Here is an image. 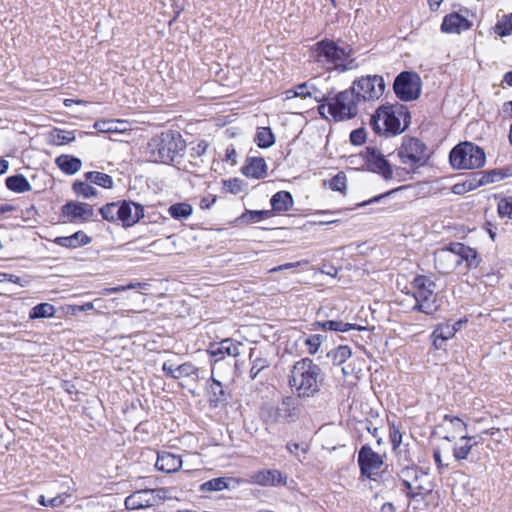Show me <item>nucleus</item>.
Here are the masks:
<instances>
[{
    "instance_id": "1",
    "label": "nucleus",
    "mask_w": 512,
    "mask_h": 512,
    "mask_svg": "<svg viewBox=\"0 0 512 512\" xmlns=\"http://www.w3.org/2000/svg\"><path fill=\"white\" fill-rule=\"evenodd\" d=\"M352 49L341 47L337 42L325 38L310 48V58L326 71L343 73L358 67L355 59L351 58Z\"/></svg>"
},
{
    "instance_id": "2",
    "label": "nucleus",
    "mask_w": 512,
    "mask_h": 512,
    "mask_svg": "<svg viewBox=\"0 0 512 512\" xmlns=\"http://www.w3.org/2000/svg\"><path fill=\"white\" fill-rule=\"evenodd\" d=\"M322 382V370L310 358L296 361L288 376V385L291 391L302 399L315 397L321 390Z\"/></svg>"
},
{
    "instance_id": "3",
    "label": "nucleus",
    "mask_w": 512,
    "mask_h": 512,
    "mask_svg": "<svg viewBox=\"0 0 512 512\" xmlns=\"http://www.w3.org/2000/svg\"><path fill=\"white\" fill-rule=\"evenodd\" d=\"M410 114L402 104L382 105L370 118V125L378 135H398L405 131Z\"/></svg>"
},
{
    "instance_id": "4",
    "label": "nucleus",
    "mask_w": 512,
    "mask_h": 512,
    "mask_svg": "<svg viewBox=\"0 0 512 512\" xmlns=\"http://www.w3.org/2000/svg\"><path fill=\"white\" fill-rule=\"evenodd\" d=\"M186 144L181 134L168 130L151 138L146 148V155L151 162L168 164L174 162Z\"/></svg>"
},
{
    "instance_id": "5",
    "label": "nucleus",
    "mask_w": 512,
    "mask_h": 512,
    "mask_svg": "<svg viewBox=\"0 0 512 512\" xmlns=\"http://www.w3.org/2000/svg\"><path fill=\"white\" fill-rule=\"evenodd\" d=\"M361 98L349 88L331 97L328 103H322L318 107L319 114L325 118L330 115L336 121L354 118L359 112Z\"/></svg>"
},
{
    "instance_id": "6",
    "label": "nucleus",
    "mask_w": 512,
    "mask_h": 512,
    "mask_svg": "<svg viewBox=\"0 0 512 512\" xmlns=\"http://www.w3.org/2000/svg\"><path fill=\"white\" fill-rule=\"evenodd\" d=\"M397 156L404 165L403 168L395 169L397 174L404 170L408 173H414L416 169L424 166L429 159L427 146L421 140L413 137L403 138L402 144L397 149Z\"/></svg>"
},
{
    "instance_id": "7",
    "label": "nucleus",
    "mask_w": 512,
    "mask_h": 512,
    "mask_svg": "<svg viewBox=\"0 0 512 512\" xmlns=\"http://www.w3.org/2000/svg\"><path fill=\"white\" fill-rule=\"evenodd\" d=\"M412 287L414 299L412 310L426 315L434 314L439 308L437 294L435 293V283L424 275H418L414 278Z\"/></svg>"
},
{
    "instance_id": "8",
    "label": "nucleus",
    "mask_w": 512,
    "mask_h": 512,
    "mask_svg": "<svg viewBox=\"0 0 512 512\" xmlns=\"http://www.w3.org/2000/svg\"><path fill=\"white\" fill-rule=\"evenodd\" d=\"M450 164L454 169H477L485 164V153L482 148L471 142L456 145L449 154Z\"/></svg>"
},
{
    "instance_id": "9",
    "label": "nucleus",
    "mask_w": 512,
    "mask_h": 512,
    "mask_svg": "<svg viewBox=\"0 0 512 512\" xmlns=\"http://www.w3.org/2000/svg\"><path fill=\"white\" fill-rule=\"evenodd\" d=\"M399 478L407 489V496H424L432 491L428 473L416 466H406L399 472Z\"/></svg>"
},
{
    "instance_id": "10",
    "label": "nucleus",
    "mask_w": 512,
    "mask_h": 512,
    "mask_svg": "<svg viewBox=\"0 0 512 512\" xmlns=\"http://www.w3.org/2000/svg\"><path fill=\"white\" fill-rule=\"evenodd\" d=\"M299 415V405L292 396H286L278 405H271L265 408L264 418L267 423H292Z\"/></svg>"
},
{
    "instance_id": "11",
    "label": "nucleus",
    "mask_w": 512,
    "mask_h": 512,
    "mask_svg": "<svg viewBox=\"0 0 512 512\" xmlns=\"http://www.w3.org/2000/svg\"><path fill=\"white\" fill-rule=\"evenodd\" d=\"M393 89L396 96L402 101L416 100L421 94V78L415 72L403 71L395 78Z\"/></svg>"
},
{
    "instance_id": "12",
    "label": "nucleus",
    "mask_w": 512,
    "mask_h": 512,
    "mask_svg": "<svg viewBox=\"0 0 512 512\" xmlns=\"http://www.w3.org/2000/svg\"><path fill=\"white\" fill-rule=\"evenodd\" d=\"M350 88L361 98L362 103L380 98L385 91V82L381 76L368 75L355 80Z\"/></svg>"
},
{
    "instance_id": "13",
    "label": "nucleus",
    "mask_w": 512,
    "mask_h": 512,
    "mask_svg": "<svg viewBox=\"0 0 512 512\" xmlns=\"http://www.w3.org/2000/svg\"><path fill=\"white\" fill-rule=\"evenodd\" d=\"M166 498V490L159 489H143L138 490L125 499L127 509L136 510L152 507L160 504Z\"/></svg>"
},
{
    "instance_id": "14",
    "label": "nucleus",
    "mask_w": 512,
    "mask_h": 512,
    "mask_svg": "<svg viewBox=\"0 0 512 512\" xmlns=\"http://www.w3.org/2000/svg\"><path fill=\"white\" fill-rule=\"evenodd\" d=\"M162 371L172 379L190 378L194 382L205 379L204 371L191 362L175 365L167 360L163 363Z\"/></svg>"
},
{
    "instance_id": "15",
    "label": "nucleus",
    "mask_w": 512,
    "mask_h": 512,
    "mask_svg": "<svg viewBox=\"0 0 512 512\" xmlns=\"http://www.w3.org/2000/svg\"><path fill=\"white\" fill-rule=\"evenodd\" d=\"M365 161L369 171L377 173L385 180L393 178V167L384 155L375 147H367Z\"/></svg>"
},
{
    "instance_id": "16",
    "label": "nucleus",
    "mask_w": 512,
    "mask_h": 512,
    "mask_svg": "<svg viewBox=\"0 0 512 512\" xmlns=\"http://www.w3.org/2000/svg\"><path fill=\"white\" fill-rule=\"evenodd\" d=\"M358 464L362 476L374 479V476L377 475L378 470L383 465V459L370 446L364 445L358 452Z\"/></svg>"
},
{
    "instance_id": "17",
    "label": "nucleus",
    "mask_w": 512,
    "mask_h": 512,
    "mask_svg": "<svg viewBox=\"0 0 512 512\" xmlns=\"http://www.w3.org/2000/svg\"><path fill=\"white\" fill-rule=\"evenodd\" d=\"M434 265L441 274H448L459 266L455 242L434 252Z\"/></svg>"
},
{
    "instance_id": "18",
    "label": "nucleus",
    "mask_w": 512,
    "mask_h": 512,
    "mask_svg": "<svg viewBox=\"0 0 512 512\" xmlns=\"http://www.w3.org/2000/svg\"><path fill=\"white\" fill-rule=\"evenodd\" d=\"M144 217V207L131 200H123L120 205V221L124 228L134 226Z\"/></svg>"
},
{
    "instance_id": "19",
    "label": "nucleus",
    "mask_w": 512,
    "mask_h": 512,
    "mask_svg": "<svg viewBox=\"0 0 512 512\" xmlns=\"http://www.w3.org/2000/svg\"><path fill=\"white\" fill-rule=\"evenodd\" d=\"M95 216L92 205L83 202H67L66 217L70 222H88Z\"/></svg>"
},
{
    "instance_id": "20",
    "label": "nucleus",
    "mask_w": 512,
    "mask_h": 512,
    "mask_svg": "<svg viewBox=\"0 0 512 512\" xmlns=\"http://www.w3.org/2000/svg\"><path fill=\"white\" fill-rule=\"evenodd\" d=\"M250 482L261 486H278L286 484V477L275 469L260 470L250 475Z\"/></svg>"
},
{
    "instance_id": "21",
    "label": "nucleus",
    "mask_w": 512,
    "mask_h": 512,
    "mask_svg": "<svg viewBox=\"0 0 512 512\" xmlns=\"http://www.w3.org/2000/svg\"><path fill=\"white\" fill-rule=\"evenodd\" d=\"M471 22L458 13L446 15L441 24V30L445 33H461L470 29Z\"/></svg>"
},
{
    "instance_id": "22",
    "label": "nucleus",
    "mask_w": 512,
    "mask_h": 512,
    "mask_svg": "<svg viewBox=\"0 0 512 512\" xmlns=\"http://www.w3.org/2000/svg\"><path fill=\"white\" fill-rule=\"evenodd\" d=\"M182 459L180 456L171 452L162 451L158 452L155 467L165 473H174L182 467Z\"/></svg>"
},
{
    "instance_id": "23",
    "label": "nucleus",
    "mask_w": 512,
    "mask_h": 512,
    "mask_svg": "<svg viewBox=\"0 0 512 512\" xmlns=\"http://www.w3.org/2000/svg\"><path fill=\"white\" fill-rule=\"evenodd\" d=\"M476 445H478V441L475 436H469L468 434L461 435L453 446V457L457 461L466 460L469 453Z\"/></svg>"
},
{
    "instance_id": "24",
    "label": "nucleus",
    "mask_w": 512,
    "mask_h": 512,
    "mask_svg": "<svg viewBox=\"0 0 512 512\" xmlns=\"http://www.w3.org/2000/svg\"><path fill=\"white\" fill-rule=\"evenodd\" d=\"M456 253L458 255L459 265L465 262L467 269L477 268L480 264V258L474 248L466 246L463 243L455 242Z\"/></svg>"
},
{
    "instance_id": "25",
    "label": "nucleus",
    "mask_w": 512,
    "mask_h": 512,
    "mask_svg": "<svg viewBox=\"0 0 512 512\" xmlns=\"http://www.w3.org/2000/svg\"><path fill=\"white\" fill-rule=\"evenodd\" d=\"M242 173L246 177L260 179L267 173V165L263 158L253 157L248 160V163L242 168Z\"/></svg>"
},
{
    "instance_id": "26",
    "label": "nucleus",
    "mask_w": 512,
    "mask_h": 512,
    "mask_svg": "<svg viewBox=\"0 0 512 512\" xmlns=\"http://www.w3.org/2000/svg\"><path fill=\"white\" fill-rule=\"evenodd\" d=\"M462 324V321H457L453 324L445 323L439 325L434 331L432 336L434 337V346L436 348L442 347V342L452 338L457 332L455 325Z\"/></svg>"
},
{
    "instance_id": "27",
    "label": "nucleus",
    "mask_w": 512,
    "mask_h": 512,
    "mask_svg": "<svg viewBox=\"0 0 512 512\" xmlns=\"http://www.w3.org/2000/svg\"><path fill=\"white\" fill-rule=\"evenodd\" d=\"M315 326L320 327L323 330L336 331V332H347L349 330H364L365 328L351 323H345L343 321L328 320L323 322H315Z\"/></svg>"
},
{
    "instance_id": "28",
    "label": "nucleus",
    "mask_w": 512,
    "mask_h": 512,
    "mask_svg": "<svg viewBox=\"0 0 512 512\" xmlns=\"http://www.w3.org/2000/svg\"><path fill=\"white\" fill-rule=\"evenodd\" d=\"M270 203L273 210L277 212H285L293 206L294 201L290 192L279 191L272 196Z\"/></svg>"
},
{
    "instance_id": "29",
    "label": "nucleus",
    "mask_w": 512,
    "mask_h": 512,
    "mask_svg": "<svg viewBox=\"0 0 512 512\" xmlns=\"http://www.w3.org/2000/svg\"><path fill=\"white\" fill-rule=\"evenodd\" d=\"M507 173L503 169H493L489 171H482L475 175L477 186H484L487 184L499 182L507 177Z\"/></svg>"
},
{
    "instance_id": "30",
    "label": "nucleus",
    "mask_w": 512,
    "mask_h": 512,
    "mask_svg": "<svg viewBox=\"0 0 512 512\" xmlns=\"http://www.w3.org/2000/svg\"><path fill=\"white\" fill-rule=\"evenodd\" d=\"M120 205L121 201L107 203L99 209V213L104 220L118 224L120 221Z\"/></svg>"
},
{
    "instance_id": "31",
    "label": "nucleus",
    "mask_w": 512,
    "mask_h": 512,
    "mask_svg": "<svg viewBox=\"0 0 512 512\" xmlns=\"http://www.w3.org/2000/svg\"><path fill=\"white\" fill-rule=\"evenodd\" d=\"M125 121L122 120H98L94 123V128L101 133H119L126 130L122 127Z\"/></svg>"
},
{
    "instance_id": "32",
    "label": "nucleus",
    "mask_w": 512,
    "mask_h": 512,
    "mask_svg": "<svg viewBox=\"0 0 512 512\" xmlns=\"http://www.w3.org/2000/svg\"><path fill=\"white\" fill-rule=\"evenodd\" d=\"M6 186L9 190L16 193H24L31 190V185L22 174L6 178Z\"/></svg>"
},
{
    "instance_id": "33",
    "label": "nucleus",
    "mask_w": 512,
    "mask_h": 512,
    "mask_svg": "<svg viewBox=\"0 0 512 512\" xmlns=\"http://www.w3.org/2000/svg\"><path fill=\"white\" fill-rule=\"evenodd\" d=\"M168 213L176 220H185L192 215L193 207L186 202L176 203L168 208Z\"/></svg>"
},
{
    "instance_id": "34",
    "label": "nucleus",
    "mask_w": 512,
    "mask_h": 512,
    "mask_svg": "<svg viewBox=\"0 0 512 512\" xmlns=\"http://www.w3.org/2000/svg\"><path fill=\"white\" fill-rule=\"evenodd\" d=\"M86 181H90L98 186H101L106 189H110L113 187V179L110 175L102 172L91 171L84 174Z\"/></svg>"
},
{
    "instance_id": "35",
    "label": "nucleus",
    "mask_w": 512,
    "mask_h": 512,
    "mask_svg": "<svg viewBox=\"0 0 512 512\" xmlns=\"http://www.w3.org/2000/svg\"><path fill=\"white\" fill-rule=\"evenodd\" d=\"M255 142L260 148H269L275 143V136L269 127H260L255 135Z\"/></svg>"
},
{
    "instance_id": "36",
    "label": "nucleus",
    "mask_w": 512,
    "mask_h": 512,
    "mask_svg": "<svg viewBox=\"0 0 512 512\" xmlns=\"http://www.w3.org/2000/svg\"><path fill=\"white\" fill-rule=\"evenodd\" d=\"M92 238L83 231H77L70 236H66V248H78L90 244Z\"/></svg>"
},
{
    "instance_id": "37",
    "label": "nucleus",
    "mask_w": 512,
    "mask_h": 512,
    "mask_svg": "<svg viewBox=\"0 0 512 512\" xmlns=\"http://www.w3.org/2000/svg\"><path fill=\"white\" fill-rule=\"evenodd\" d=\"M209 401L211 403H219L225 400V391L222 383L212 378V382L208 384Z\"/></svg>"
},
{
    "instance_id": "38",
    "label": "nucleus",
    "mask_w": 512,
    "mask_h": 512,
    "mask_svg": "<svg viewBox=\"0 0 512 512\" xmlns=\"http://www.w3.org/2000/svg\"><path fill=\"white\" fill-rule=\"evenodd\" d=\"M494 32L501 37L508 36L512 33V13L503 15L498 19L494 27Z\"/></svg>"
},
{
    "instance_id": "39",
    "label": "nucleus",
    "mask_w": 512,
    "mask_h": 512,
    "mask_svg": "<svg viewBox=\"0 0 512 512\" xmlns=\"http://www.w3.org/2000/svg\"><path fill=\"white\" fill-rule=\"evenodd\" d=\"M352 355V352L348 346H339L335 350L328 353V357H331L334 365H343Z\"/></svg>"
},
{
    "instance_id": "40",
    "label": "nucleus",
    "mask_w": 512,
    "mask_h": 512,
    "mask_svg": "<svg viewBox=\"0 0 512 512\" xmlns=\"http://www.w3.org/2000/svg\"><path fill=\"white\" fill-rule=\"evenodd\" d=\"M250 360L252 363L251 369H250V378L252 380L256 379L258 374L265 368L269 366V362L267 359L256 356L254 350L250 353Z\"/></svg>"
},
{
    "instance_id": "41",
    "label": "nucleus",
    "mask_w": 512,
    "mask_h": 512,
    "mask_svg": "<svg viewBox=\"0 0 512 512\" xmlns=\"http://www.w3.org/2000/svg\"><path fill=\"white\" fill-rule=\"evenodd\" d=\"M54 306L49 303H41L33 307L29 313L31 319L46 318L54 315Z\"/></svg>"
},
{
    "instance_id": "42",
    "label": "nucleus",
    "mask_w": 512,
    "mask_h": 512,
    "mask_svg": "<svg viewBox=\"0 0 512 512\" xmlns=\"http://www.w3.org/2000/svg\"><path fill=\"white\" fill-rule=\"evenodd\" d=\"M228 488V479L224 477L214 478L201 485L202 491H221Z\"/></svg>"
},
{
    "instance_id": "43",
    "label": "nucleus",
    "mask_w": 512,
    "mask_h": 512,
    "mask_svg": "<svg viewBox=\"0 0 512 512\" xmlns=\"http://www.w3.org/2000/svg\"><path fill=\"white\" fill-rule=\"evenodd\" d=\"M72 188L77 195H81L84 198H90L97 195V190L85 181H75Z\"/></svg>"
},
{
    "instance_id": "44",
    "label": "nucleus",
    "mask_w": 512,
    "mask_h": 512,
    "mask_svg": "<svg viewBox=\"0 0 512 512\" xmlns=\"http://www.w3.org/2000/svg\"><path fill=\"white\" fill-rule=\"evenodd\" d=\"M240 342L235 343L232 339H225L221 341L219 351L226 353L229 356L236 357L240 354Z\"/></svg>"
},
{
    "instance_id": "45",
    "label": "nucleus",
    "mask_w": 512,
    "mask_h": 512,
    "mask_svg": "<svg viewBox=\"0 0 512 512\" xmlns=\"http://www.w3.org/2000/svg\"><path fill=\"white\" fill-rule=\"evenodd\" d=\"M326 339L325 336L320 334H312L306 338L305 344L308 348V352L311 355H314L318 352L322 342Z\"/></svg>"
},
{
    "instance_id": "46",
    "label": "nucleus",
    "mask_w": 512,
    "mask_h": 512,
    "mask_svg": "<svg viewBox=\"0 0 512 512\" xmlns=\"http://www.w3.org/2000/svg\"><path fill=\"white\" fill-rule=\"evenodd\" d=\"M478 188L476 178L465 181L463 183H457L452 186V192L457 195H461Z\"/></svg>"
},
{
    "instance_id": "47",
    "label": "nucleus",
    "mask_w": 512,
    "mask_h": 512,
    "mask_svg": "<svg viewBox=\"0 0 512 512\" xmlns=\"http://www.w3.org/2000/svg\"><path fill=\"white\" fill-rule=\"evenodd\" d=\"M315 100V102L328 103L331 100L330 93H326L317 88L313 83H311L309 97Z\"/></svg>"
},
{
    "instance_id": "48",
    "label": "nucleus",
    "mask_w": 512,
    "mask_h": 512,
    "mask_svg": "<svg viewBox=\"0 0 512 512\" xmlns=\"http://www.w3.org/2000/svg\"><path fill=\"white\" fill-rule=\"evenodd\" d=\"M445 421H449L454 428V430L461 436L463 434H467V424L463 422L460 418L450 415L444 416Z\"/></svg>"
},
{
    "instance_id": "49",
    "label": "nucleus",
    "mask_w": 512,
    "mask_h": 512,
    "mask_svg": "<svg viewBox=\"0 0 512 512\" xmlns=\"http://www.w3.org/2000/svg\"><path fill=\"white\" fill-rule=\"evenodd\" d=\"M498 213L502 217L512 219V198H503L498 203Z\"/></svg>"
},
{
    "instance_id": "50",
    "label": "nucleus",
    "mask_w": 512,
    "mask_h": 512,
    "mask_svg": "<svg viewBox=\"0 0 512 512\" xmlns=\"http://www.w3.org/2000/svg\"><path fill=\"white\" fill-rule=\"evenodd\" d=\"M92 309H94L93 302L82 305L66 304V315H77L79 312L91 311Z\"/></svg>"
},
{
    "instance_id": "51",
    "label": "nucleus",
    "mask_w": 512,
    "mask_h": 512,
    "mask_svg": "<svg viewBox=\"0 0 512 512\" xmlns=\"http://www.w3.org/2000/svg\"><path fill=\"white\" fill-rule=\"evenodd\" d=\"M82 167V162L79 158L66 154V174H75Z\"/></svg>"
},
{
    "instance_id": "52",
    "label": "nucleus",
    "mask_w": 512,
    "mask_h": 512,
    "mask_svg": "<svg viewBox=\"0 0 512 512\" xmlns=\"http://www.w3.org/2000/svg\"><path fill=\"white\" fill-rule=\"evenodd\" d=\"M346 176L343 172H339L337 175H335L331 182H330V188L334 191L343 192L346 189Z\"/></svg>"
},
{
    "instance_id": "53",
    "label": "nucleus",
    "mask_w": 512,
    "mask_h": 512,
    "mask_svg": "<svg viewBox=\"0 0 512 512\" xmlns=\"http://www.w3.org/2000/svg\"><path fill=\"white\" fill-rule=\"evenodd\" d=\"M224 190L232 194H238L242 191V181L238 178L223 181Z\"/></svg>"
},
{
    "instance_id": "54",
    "label": "nucleus",
    "mask_w": 512,
    "mask_h": 512,
    "mask_svg": "<svg viewBox=\"0 0 512 512\" xmlns=\"http://www.w3.org/2000/svg\"><path fill=\"white\" fill-rule=\"evenodd\" d=\"M366 140V132L364 128L355 129L350 133V142L353 145H362Z\"/></svg>"
},
{
    "instance_id": "55",
    "label": "nucleus",
    "mask_w": 512,
    "mask_h": 512,
    "mask_svg": "<svg viewBox=\"0 0 512 512\" xmlns=\"http://www.w3.org/2000/svg\"><path fill=\"white\" fill-rule=\"evenodd\" d=\"M311 82H305L298 85L294 90L288 91V93H293L294 97H302L308 98L310 93Z\"/></svg>"
},
{
    "instance_id": "56",
    "label": "nucleus",
    "mask_w": 512,
    "mask_h": 512,
    "mask_svg": "<svg viewBox=\"0 0 512 512\" xmlns=\"http://www.w3.org/2000/svg\"><path fill=\"white\" fill-rule=\"evenodd\" d=\"M208 148V144L205 141L199 142L195 147L190 150V157L194 160L202 157Z\"/></svg>"
},
{
    "instance_id": "57",
    "label": "nucleus",
    "mask_w": 512,
    "mask_h": 512,
    "mask_svg": "<svg viewBox=\"0 0 512 512\" xmlns=\"http://www.w3.org/2000/svg\"><path fill=\"white\" fill-rule=\"evenodd\" d=\"M271 212L267 210L250 211L244 217H248L251 222H258L270 216Z\"/></svg>"
},
{
    "instance_id": "58",
    "label": "nucleus",
    "mask_w": 512,
    "mask_h": 512,
    "mask_svg": "<svg viewBox=\"0 0 512 512\" xmlns=\"http://www.w3.org/2000/svg\"><path fill=\"white\" fill-rule=\"evenodd\" d=\"M39 503L43 506L49 505L52 507H57L63 503V498L59 495V496L53 497L49 500H46V498L42 495L39 498Z\"/></svg>"
},
{
    "instance_id": "59",
    "label": "nucleus",
    "mask_w": 512,
    "mask_h": 512,
    "mask_svg": "<svg viewBox=\"0 0 512 512\" xmlns=\"http://www.w3.org/2000/svg\"><path fill=\"white\" fill-rule=\"evenodd\" d=\"M237 152L233 145H229L225 150V158L226 162H230L232 165L236 164Z\"/></svg>"
},
{
    "instance_id": "60",
    "label": "nucleus",
    "mask_w": 512,
    "mask_h": 512,
    "mask_svg": "<svg viewBox=\"0 0 512 512\" xmlns=\"http://www.w3.org/2000/svg\"><path fill=\"white\" fill-rule=\"evenodd\" d=\"M390 437H391V442H392L394 448L401 444L402 434L398 429H396L395 426L392 427V430L390 432Z\"/></svg>"
},
{
    "instance_id": "61",
    "label": "nucleus",
    "mask_w": 512,
    "mask_h": 512,
    "mask_svg": "<svg viewBox=\"0 0 512 512\" xmlns=\"http://www.w3.org/2000/svg\"><path fill=\"white\" fill-rule=\"evenodd\" d=\"M286 448L291 454H294L295 456H299V454H298L299 450H301L302 453H304V454L307 452V447H304L298 443H288L286 445Z\"/></svg>"
},
{
    "instance_id": "62",
    "label": "nucleus",
    "mask_w": 512,
    "mask_h": 512,
    "mask_svg": "<svg viewBox=\"0 0 512 512\" xmlns=\"http://www.w3.org/2000/svg\"><path fill=\"white\" fill-rule=\"evenodd\" d=\"M300 265H301L300 261L291 262V263H285L283 265H279L277 267L271 268L268 272L269 273H275V272H279V271H282V270L292 269V268L298 267Z\"/></svg>"
},
{
    "instance_id": "63",
    "label": "nucleus",
    "mask_w": 512,
    "mask_h": 512,
    "mask_svg": "<svg viewBox=\"0 0 512 512\" xmlns=\"http://www.w3.org/2000/svg\"><path fill=\"white\" fill-rule=\"evenodd\" d=\"M433 457H434L435 463L437 464L438 468H443V467H448L449 466L448 463H444L443 462L442 457H441V453H440L439 450H435L434 451Z\"/></svg>"
},
{
    "instance_id": "64",
    "label": "nucleus",
    "mask_w": 512,
    "mask_h": 512,
    "mask_svg": "<svg viewBox=\"0 0 512 512\" xmlns=\"http://www.w3.org/2000/svg\"><path fill=\"white\" fill-rule=\"evenodd\" d=\"M502 114L506 118H512V101H508L503 104Z\"/></svg>"
}]
</instances>
